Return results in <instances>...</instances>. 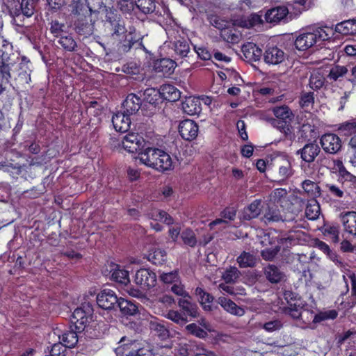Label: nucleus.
Here are the masks:
<instances>
[{"label":"nucleus","mask_w":356,"mask_h":356,"mask_svg":"<svg viewBox=\"0 0 356 356\" xmlns=\"http://www.w3.org/2000/svg\"><path fill=\"white\" fill-rule=\"evenodd\" d=\"M166 33L170 42L172 44V49L176 56L185 58L190 52L189 40L181 37L178 29H168Z\"/></svg>","instance_id":"nucleus-2"},{"label":"nucleus","mask_w":356,"mask_h":356,"mask_svg":"<svg viewBox=\"0 0 356 356\" xmlns=\"http://www.w3.org/2000/svg\"><path fill=\"white\" fill-rule=\"evenodd\" d=\"M156 161L152 165V168L159 172L169 171L172 169V159L170 154L161 149V153L157 154Z\"/></svg>","instance_id":"nucleus-17"},{"label":"nucleus","mask_w":356,"mask_h":356,"mask_svg":"<svg viewBox=\"0 0 356 356\" xmlns=\"http://www.w3.org/2000/svg\"><path fill=\"white\" fill-rule=\"evenodd\" d=\"M15 59H18L14 53L4 52L0 50V82L8 84L15 72Z\"/></svg>","instance_id":"nucleus-5"},{"label":"nucleus","mask_w":356,"mask_h":356,"mask_svg":"<svg viewBox=\"0 0 356 356\" xmlns=\"http://www.w3.org/2000/svg\"><path fill=\"white\" fill-rule=\"evenodd\" d=\"M168 323L158 320L149 322V329L161 340H165L170 337V331L167 326Z\"/></svg>","instance_id":"nucleus-30"},{"label":"nucleus","mask_w":356,"mask_h":356,"mask_svg":"<svg viewBox=\"0 0 356 356\" xmlns=\"http://www.w3.org/2000/svg\"><path fill=\"white\" fill-rule=\"evenodd\" d=\"M326 191L329 193L331 195L334 196L336 197H342L343 196V191L341 189L339 186L332 184H325L324 186Z\"/></svg>","instance_id":"nucleus-61"},{"label":"nucleus","mask_w":356,"mask_h":356,"mask_svg":"<svg viewBox=\"0 0 356 356\" xmlns=\"http://www.w3.org/2000/svg\"><path fill=\"white\" fill-rule=\"evenodd\" d=\"M283 326L281 321L275 319L263 324L262 327L267 332H272L280 330Z\"/></svg>","instance_id":"nucleus-60"},{"label":"nucleus","mask_w":356,"mask_h":356,"mask_svg":"<svg viewBox=\"0 0 356 356\" xmlns=\"http://www.w3.org/2000/svg\"><path fill=\"white\" fill-rule=\"evenodd\" d=\"M242 52L248 62L257 61L262 56V50L253 42H247L242 46Z\"/></svg>","instance_id":"nucleus-24"},{"label":"nucleus","mask_w":356,"mask_h":356,"mask_svg":"<svg viewBox=\"0 0 356 356\" xmlns=\"http://www.w3.org/2000/svg\"><path fill=\"white\" fill-rule=\"evenodd\" d=\"M332 29L325 26L314 29L312 31L300 34L294 41L296 48L299 51H306L318 42L327 40L331 37Z\"/></svg>","instance_id":"nucleus-1"},{"label":"nucleus","mask_w":356,"mask_h":356,"mask_svg":"<svg viewBox=\"0 0 356 356\" xmlns=\"http://www.w3.org/2000/svg\"><path fill=\"white\" fill-rule=\"evenodd\" d=\"M135 282L143 290L149 289L156 285V274L148 269L140 268L136 273Z\"/></svg>","instance_id":"nucleus-11"},{"label":"nucleus","mask_w":356,"mask_h":356,"mask_svg":"<svg viewBox=\"0 0 356 356\" xmlns=\"http://www.w3.org/2000/svg\"><path fill=\"white\" fill-rule=\"evenodd\" d=\"M296 215L293 213H290L289 216L282 215L280 211L275 205H268L264 212L262 220L266 224L270 222H290L294 220Z\"/></svg>","instance_id":"nucleus-10"},{"label":"nucleus","mask_w":356,"mask_h":356,"mask_svg":"<svg viewBox=\"0 0 356 356\" xmlns=\"http://www.w3.org/2000/svg\"><path fill=\"white\" fill-rule=\"evenodd\" d=\"M165 316L180 325H185L188 321L186 315H183L182 313L175 310H169Z\"/></svg>","instance_id":"nucleus-50"},{"label":"nucleus","mask_w":356,"mask_h":356,"mask_svg":"<svg viewBox=\"0 0 356 356\" xmlns=\"http://www.w3.org/2000/svg\"><path fill=\"white\" fill-rule=\"evenodd\" d=\"M198 125L192 120H184L179 123V132L181 138L186 140L195 139L198 134Z\"/></svg>","instance_id":"nucleus-14"},{"label":"nucleus","mask_w":356,"mask_h":356,"mask_svg":"<svg viewBox=\"0 0 356 356\" xmlns=\"http://www.w3.org/2000/svg\"><path fill=\"white\" fill-rule=\"evenodd\" d=\"M120 298H118L115 291L109 289H104L97 296V303L99 307L106 310H116V306Z\"/></svg>","instance_id":"nucleus-9"},{"label":"nucleus","mask_w":356,"mask_h":356,"mask_svg":"<svg viewBox=\"0 0 356 356\" xmlns=\"http://www.w3.org/2000/svg\"><path fill=\"white\" fill-rule=\"evenodd\" d=\"M303 304L302 302H294L293 305H290L284 308V312L286 314H289L293 319H303V316L309 314L312 318L313 312L309 310H302Z\"/></svg>","instance_id":"nucleus-27"},{"label":"nucleus","mask_w":356,"mask_h":356,"mask_svg":"<svg viewBox=\"0 0 356 356\" xmlns=\"http://www.w3.org/2000/svg\"><path fill=\"white\" fill-rule=\"evenodd\" d=\"M141 95V92H139ZM141 95H138L134 93L129 94L125 100L124 101L122 106L124 109V112L127 115L136 114L141 107L142 101L140 99Z\"/></svg>","instance_id":"nucleus-19"},{"label":"nucleus","mask_w":356,"mask_h":356,"mask_svg":"<svg viewBox=\"0 0 356 356\" xmlns=\"http://www.w3.org/2000/svg\"><path fill=\"white\" fill-rule=\"evenodd\" d=\"M261 200H255L245 207L243 213V219L245 220H250L257 218L261 211Z\"/></svg>","instance_id":"nucleus-32"},{"label":"nucleus","mask_w":356,"mask_h":356,"mask_svg":"<svg viewBox=\"0 0 356 356\" xmlns=\"http://www.w3.org/2000/svg\"><path fill=\"white\" fill-rule=\"evenodd\" d=\"M181 109L189 115H198L202 111L200 99L194 97H186L181 104Z\"/></svg>","instance_id":"nucleus-25"},{"label":"nucleus","mask_w":356,"mask_h":356,"mask_svg":"<svg viewBox=\"0 0 356 356\" xmlns=\"http://www.w3.org/2000/svg\"><path fill=\"white\" fill-rule=\"evenodd\" d=\"M186 330L188 331V333L191 334L199 338H205L207 337V332L204 330L202 328H201L200 326H198L195 323H191L186 326Z\"/></svg>","instance_id":"nucleus-56"},{"label":"nucleus","mask_w":356,"mask_h":356,"mask_svg":"<svg viewBox=\"0 0 356 356\" xmlns=\"http://www.w3.org/2000/svg\"><path fill=\"white\" fill-rule=\"evenodd\" d=\"M190 298H179L178 300V305L181 308L183 315L190 316L193 318H197L199 315L197 305L190 301Z\"/></svg>","instance_id":"nucleus-28"},{"label":"nucleus","mask_w":356,"mask_h":356,"mask_svg":"<svg viewBox=\"0 0 356 356\" xmlns=\"http://www.w3.org/2000/svg\"><path fill=\"white\" fill-rule=\"evenodd\" d=\"M105 23L111 32V37L117 41H121V37L126 34L127 30L120 15L111 10L106 14Z\"/></svg>","instance_id":"nucleus-4"},{"label":"nucleus","mask_w":356,"mask_h":356,"mask_svg":"<svg viewBox=\"0 0 356 356\" xmlns=\"http://www.w3.org/2000/svg\"><path fill=\"white\" fill-rule=\"evenodd\" d=\"M131 115L123 113H117L113 115L112 123L115 129L120 132H126L129 130L131 124Z\"/></svg>","instance_id":"nucleus-23"},{"label":"nucleus","mask_w":356,"mask_h":356,"mask_svg":"<svg viewBox=\"0 0 356 356\" xmlns=\"http://www.w3.org/2000/svg\"><path fill=\"white\" fill-rule=\"evenodd\" d=\"M325 79L321 71L313 72L309 76V87L314 90L321 89L325 84Z\"/></svg>","instance_id":"nucleus-41"},{"label":"nucleus","mask_w":356,"mask_h":356,"mask_svg":"<svg viewBox=\"0 0 356 356\" xmlns=\"http://www.w3.org/2000/svg\"><path fill=\"white\" fill-rule=\"evenodd\" d=\"M348 72V69L345 66L336 65L331 68L327 77L333 81H337Z\"/></svg>","instance_id":"nucleus-55"},{"label":"nucleus","mask_w":356,"mask_h":356,"mask_svg":"<svg viewBox=\"0 0 356 356\" xmlns=\"http://www.w3.org/2000/svg\"><path fill=\"white\" fill-rule=\"evenodd\" d=\"M270 165L277 169L278 177L282 180L289 179L294 173L290 159L285 154H278L273 156L271 159Z\"/></svg>","instance_id":"nucleus-7"},{"label":"nucleus","mask_w":356,"mask_h":356,"mask_svg":"<svg viewBox=\"0 0 356 356\" xmlns=\"http://www.w3.org/2000/svg\"><path fill=\"white\" fill-rule=\"evenodd\" d=\"M325 234L330 236L334 243L339 241V228L338 226H330L325 229Z\"/></svg>","instance_id":"nucleus-63"},{"label":"nucleus","mask_w":356,"mask_h":356,"mask_svg":"<svg viewBox=\"0 0 356 356\" xmlns=\"http://www.w3.org/2000/svg\"><path fill=\"white\" fill-rule=\"evenodd\" d=\"M93 309L89 303H83L80 307L74 309L72 315V323L74 325L78 332L84 331L86 325L89 323Z\"/></svg>","instance_id":"nucleus-6"},{"label":"nucleus","mask_w":356,"mask_h":356,"mask_svg":"<svg viewBox=\"0 0 356 356\" xmlns=\"http://www.w3.org/2000/svg\"><path fill=\"white\" fill-rule=\"evenodd\" d=\"M148 260L155 265H161L166 260V252L161 249H156L148 254Z\"/></svg>","instance_id":"nucleus-46"},{"label":"nucleus","mask_w":356,"mask_h":356,"mask_svg":"<svg viewBox=\"0 0 356 356\" xmlns=\"http://www.w3.org/2000/svg\"><path fill=\"white\" fill-rule=\"evenodd\" d=\"M272 111L275 116L278 118V120H286L287 122H292L294 118V115L291 110L286 105L280 106H275L272 108Z\"/></svg>","instance_id":"nucleus-38"},{"label":"nucleus","mask_w":356,"mask_h":356,"mask_svg":"<svg viewBox=\"0 0 356 356\" xmlns=\"http://www.w3.org/2000/svg\"><path fill=\"white\" fill-rule=\"evenodd\" d=\"M175 66V60L168 58H163L157 60L154 63V68L156 72H161L163 75H170L173 73Z\"/></svg>","instance_id":"nucleus-29"},{"label":"nucleus","mask_w":356,"mask_h":356,"mask_svg":"<svg viewBox=\"0 0 356 356\" xmlns=\"http://www.w3.org/2000/svg\"><path fill=\"white\" fill-rule=\"evenodd\" d=\"M241 275V272L236 267H229L223 273L222 277L227 283L235 282Z\"/></svg>","instance_id":"nucleus-53"},{"label":"nucleus","mask_w":356,"mask_h":356,"mask_svg":"<svg viewBox=\"0 0 356 356\" xmlns=\"http://www.w3.org/2000/svg\"><path fill=\"white\" fill-rule=\"evenodd\" d=\"M236 261L240 268H252L257 264V257L250 252L243 251L237 257Z\"/></svg>","instance_id":"nucleus-37"},{"label":"nucleus","mask_w":356,"mask_h":356,"mask_svg":"<svg viewBox=\"0 0 356 356\" xmlns=\"http://www.w3.org/2000/svg\"><path fill=\"white\" fill-rule=\"evenodd\" d=\"M50 25V31L56 37H58L60 35L65 27V24L60 23L58 20H52Z\"/></svg>","instance_id":"nucleus-64"},{"label":"nucleus","mask_w":356,"mask_h":356,"mask_svg":"<svg viewBox=\"0 0 356 356\" xmlns=\"http://www.w3.org/2000/svg\"><path fill=\"white\" fill-rule=\"evenodd\" d=\"M58 43L67 51H74L77 47L76 41L70 35L60 36L58 40Z\"/></svg>","instance_id":"nucleus-47"},{"label":"nucleus","mask_w":356,"mask_h":356,"mask_svg":"<svg viewBox=\"0 0 356 356\" xmlns=\"http://www.w3.org/2000/svg\"><path fill=\"white\" fill-rule=\"evenodd\" d=\"M143 95L144 97V101L150 104H155L159 100V97H161L160 90H156L153 88H147L143 92Z\"/></svg>","instance_id":"nucleus-51"},{"label":"nucleus","mask_w":356,"mask_h":356,"mask_svg":"<svg viewBox=\"0 0 356 356\" xmlns=\"http://www.w3.org/2000/svg\"><path fill=\"white\" fill-rule=\"evenodd\" d=\"M291 122H287L286 120H274V126L284 134L286 138L289 139L292 138V126L291 125Z\"/></svg>","instance_id":"nucleus-48"},{"label":"nucleus","mask_w":356,"mask_h":356,"mask_svg":"<svg viewBox=\"0 0 356 356\" xmlns=\"http://www.w3.org/2000/svg\"><path fill=\"white\" fill-rule=\"evenodd\" d=\"M320 214V206L316 199L309 200L305 208V216L309 220L317 219Z\"/></svg>","instance_id":"nucleus-40"},{"label":"nucleus","mask_w":356,"mask_h":356,"mask_svg":"<svg viewBox=\"0 0 356 356\" xmlns=\"http://www.w3.org/2000/svg\"><path fill=\"white\" fill-rule=\"evenodd\" d=\"M217 302L222 307L232 314L243 316L244 314L243 309L237 306L236 304L230 299H227L225 297H219Z\"/></svg>","instance_id":"nucleus-35"},{"label":"nucleus","mask_w":356,"mask_h":356,"mask_svg":"<svg viewBox=\"0 0 356 356\" xmlns=\"http://www.w3.org/2000/svg\"><path fill=\"white\" fill-rule=\"evenodd\" d=\"M266 280L271 284H277L285 279V273L275 264H268L263 269Z\"/></svg>","instance_id":"nucleus-18"},{"label":"nucleus","mask_w":356,"mask_h":356,"mask_svg":"<svg viewBox=\"0 0 356 356\" xmlns=\"http://www.w3.org/2000/svg\"><path fill=\"white\" fill-rule=\"evenodd\" d=\"M221 38L226 42L232 44H237L240 42L241 35L236 29H225L220 33Z\"/></svg>","instance_id":"nucleus-44"},{"label":"nucleus","mask_w":356,"mask_h":356,"mask_svg":"<svg viewBox=\"0 0 356 356\" xmlns=\"http://www.w3.org/2000/svg\"><path fill=\"white\" fill-rule=\"evenodd\" d=\"M314 103V94L313 92H307L302 94L300 104L302 108H309Z\"/></svg>","instance_id":"nucleus-59"},{"label":"nucleus","mask_w":356,"mask_h":356,"mask_svg":"<svg viewBox=\"0 0 356 356\" xmlns=\"http://www.w3.org/2000/svg\"><path fill=\"white\" fill-rule=\"evenodd\" d=\"M323 150L329 154H337L342 147L341 138L336 134L328 133L323 135L320 139Z\"/></svg>","instance_id":"nucleus-12"},{"label":"nucleus","mask_w":356,"mask_h":356,"mask_svg":"<svg viewBox=\"0 0 356 356\" xmlns=\"http://www.w3.org/2000/svg\"><path fill=\"white\" fill-rule=\"evenodd\" d=\"M20 10V6L19 8H11L9 10V14L13 19V24L19 26H23L24 16L22 15V11Z\"/></svg>","instance_id":"nucleus-58"},{"label":"nucleus","mask_w":356,"mask_h":356,"mask_svg":"<svg viewBox=\"0 0 356 356\" xmlns=\"http://www.w3.org/2000/svg\"><path fill=\"white\" fill-rule=\"evenodd\" d=\"M119 308L121 314L126 316H134L138 313V306L130 300L120 298L116 309Z\"/></svg>","instance_id":"nucleus-33"},{"label":"nucleus","mask_w":356,"mask_h":356,"mask_svg":"<svg viewBox=\"0 0 356 356\" xmlns=\"http://www.w3.org/2000/svg\"><path fill=\"white\" fill-rule=\"evenodd\" d=\"M20 7L23 16L31 17L34 14L35 4L33 0H22Z\"/></svg>","instance_id":"nucleus-54"},{"label":"nucleus","mask_w":356,"mask_h":356,"mask_svg":"<svg viewBox=\"0 0 356 356\" xmlns=\"http://www.w3.org/2000/svg\"><path fill=\"white\" fill-rule=\"evenodd\" d=\"M281 250L280 245L271 248H266L261 251V256L265 261H273Z\"/></svg>","instance_id":"nucleus-52"},{"label":"nucleus","mask_w":356,"mask_h":356,"mask_svg":"<svg viewBox=\"0 0 356 356\" xmlns=\"http://www.w3.org/2000/svg\"><path fill=\"white\" fill-rule=\"evenodd\" d=\"M340 220L344 231L356 236V211H346L340 214Z\"/></svg>","instance_id":"nucleus-20"},{"label":"nucleus","mask_w":356,"mask_h":356,"mask_svg":"<svg viewBox=\"0 0 356 356\" xmlns=\"http://www.w3.org/2000/svg\"><path fill=\"white\" fill-rule=\"evenodd\" d=\"M321 152L320 147L315 143H309L296 152L306 163H312Z\"/></svg>","instance_id":"nucleus-16"},{"label":"nucleus","mask_w":356,"mask_h":356,"mask_svg":"<svg viewBox=\"0 0 356 356\" xmlns=\"http://www.w3.org/2000/svg\"><path fill=\"white\" fill-rule=\"evenodd\" d=\"M111 277L113 280L123 285H127L129 283V272L120 268L115 264H111L110 270Z\"/></svg>","instance_id":"nucleus-26"},{"label":"nucleus","mask_w":356,"mask_h":356,"mask_svg":"<svg viewBox=\"0 0 356 356\" xmlns=\"http://www.w3.org/2000/svg\"><path fill=\"white\" fill-rule=\"evenodd\" d=\"M160 153L161 149L152 145L148 141L143 150L138 153L136 159V161L138 160L140 163L152 168L154 161H156V156L157 154Z\"/></svg>","instance_id":"nucleus-13"},{"label":"nucleus","mask_w":356,"mask_h":356,"mask_svg":"<svg viewBox=\"0 0 356 356\" xmlns=\"http://www.w3.org/2000/svg\"><path fill=\"white\" fill-rule=\"evenodd\" d=\"M16 60L15 59L14 81L18 87H26L31 81V62L25 56L22 58L21 62L19 63H16Z\"/></svg>","instance_id":"nucleus-3"},{"label":"nucleus","mask_w":356,"mask_h":356,"mask_svg":"<svg viewBox=\"0 0 356 356\" xmlns=\"http://www.w3.org/2000/svg\"><path fill=\"white\" fill-rule=\"evenodd\" d=\"M69 8L72 15L81 17H91L92 10L88 0H72L69 3Z\"/></svg>","instance_id":"nucleus-15"},{"label":"nucleus","mask_w":356,"mask_h":356,"mask_svg":"<svg viewBox=\"0 0 356 356\" xmlns=\"http://www.w3.org/2000/svg\"><path fill=\"white\" fill-rule=\"evenodd\" d=\"M83 18L80 17L75 22V30L79 35H90L93 33L94 26L90 23V17Z\"/></svg>","instance_id":"nucleus-36"},{"label":"nucleus","mask_w":356,"mask_h":356,"mask_svg":"<svg viewBox=\"0 0 356 356\" xmlns=\"http://www.w3.org/2000/svg\"><path fill=\"white\" fill-rule=\"evenodd\" d=\"M285 58L284 52L277 47H268L264 55V61L268 64L277 65Z\"/></svg>","instance_id":"nucleus-21"},{"label":"nucleus","mask_w":356,"mask_h":356,"mask_svg":"<svg viewBox=\"0 0 356 356\" xmlns=\"http://www.w3.org/2000/svg\"><path fill=\"white\" fill-rule=\"evenodd\" d=\"M77 332L74 331L72 328L69 330L65 331L60 339L62 340L63 346L72 348L75 346L78 342Z\"/></svg>","instance_id":"nucleus-39"},{"label":"nucleus","mask_w":356,"mask_h":356,"mask_svg":"<svg viewBox=\"0 0 356 356\" xmlns=\"http://www.w3.org/2000/svg\"><path fill=\"white\" fill-rule=\"evenodd\" d=\"M160 93L162 98L169 102H176L181 97L180 91L170 84L161 86L160 88Z\"/></svg>","instance_id":"nucleus-31"},{"label":"nucleus","mask_w":356,"mask_h":356,"mask_svg":"<svg viewBox=\"0 0 356 356\" xmlns=\"http://www.w3.org/2000/svg\"><path fill=\"white\" fill-rule=\"evenodd\" d=\"M195 295L198 297L200 303L203 306L205 310H211L210 304L213 302L214 298L210 293L206 292L203 289L197 287L195 289Z\"/></svg>","instance_id":"nucleus-42"},{"label":"nucleus","mask_w":356,"mask_h":356,"mask_svg":"<svg viewBox=\"0 0 356 356\" xmlns=\"http://www.w3.org/2000/svg\"><path fill=\"white\" fill-rule=\"evenodd\" d=\"M147 143L140 134L134 132L127 134L122 140L123 148L130 153L142 151Z\"/></svg>","instance_id":"nucleus-8"},{"label":"nucleus","mask_w":356,"mask_h":356,"mask_svg":"<svg viewBox=\"0 0 356 356\" xmlns=\"http://www.w3.org/2000/svg\"><path fill=\"white\" fill-rule=\"evenodd\" d=\"M334 31L346 35L356 33V19L345 20L337 24Z\"/></svg>","instance_id":"nucleus-34"},{"label":"nucleus","mask_w":356,"mask_h":356,"mask_svg":"<svg viewBox=\"0 0 356 356\" xmlns=\"http://www.w3.org/2000/svg\"><path fill=\"white\" fill-rule=\"evenodd\" d=\"M136 7L144 14L152 13L156 9L154 0H135Z\"/></svg>","instance_id":"nucleus-45"},{"label":"nucleus","mask_w":356,"mask_h":356,"mask_svg":"<svg viewBox=\"0 0 356 356\" xmlns=\"http://www.w3.org/2000/svg\"><path fill=\"white\" fill-rule=\"evenodd\" d=\"M284 298L287 302L288 306L293 305L294 302H302L300 296L291 291H285L284 293Z\"/></svg>","instance_id":"nucleus-62"},{"label":"nucleus","mask_w":356,"mask_h":356,"mask_svg":"<svg viewBox=\"0 0 356 356\" xmlns=\"http://www.w3.org/2000/svg\"><path fill=\"white\" fill-rule=\"evenodd\" d=\"M181 237L184 244L191 247H194L197 243L195 235L191 229H187L183 231Z\"/></svg>","instance_id":"nucleus-57"},{"label":"nucleus","mask_w":356,"mask_h":356,"mask_svg":"<svg viewBox=\"0 0 356 356\" xmlns=\"http://www.w3.org/2000/svg\"><path fill=\"white\" fill-rule=\"evenodd\" d=\"M338 130L344 136H352L356 133V120L339 124Z\"/></svg>","instance_id":"nucleus-49"},{"label":"nucleus","mask_w":356,"mask_h":356,"mask_svg":"<svg viewBox=\"0 0 356 356\" xmlns=\"http://www.w3.org/2000/svg\"><path fill=\"white\" fill-rule=\"evenodd\" d=\"M302 187L305 193L313 198L321 195V188L315 182L307 179L302 183Z\"/></svg>","instance_id":"nucleus-43"},{"label":"nucleus","mask_w":356,"mask_h":356,"mask_svg":"<svg viewBox=\"0 0 356 356\" xmlns=\"http://www.w3.org/2000/svg\"><path fill=\"white\" fill-rule=\"evenodd\" d=\"M289 10L285 6H279L268 10L265 14V19L268 23H278L285 20Z\"/></svg>","instance_id":"nucleus-22"}]
</instances>
